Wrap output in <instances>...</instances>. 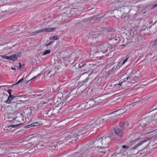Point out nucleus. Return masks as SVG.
Here are the masks:
<instances>
[{
	"label": "nucleus",
	"instance_id": "f257e3e1",
	"mask_svg": "<svg viewBox=\"0 0 157 157\" xmlns=\"http://www.w3.org/2000/svg\"><path fill=\"white\" fill-rule=\"evenodd\" d=\"M96 123L94 120H92L90 122L89 124L84 127H81L78 129H75L71 132H69L66 134L67 136L64 140V141L69 140L71 138L72 140H76L77 139H81L84 136L86 135V133L90 130V128L94 127L96 125Z\"/></svg>",
	"mask_w": 157,
	"mask_h": 157
},
{
	"label": "nucleus",
	"instance_id": "f03ea898",
	"mask_svg": "<svg viewBox=\"0 0 157 157\" xmlns=\"http://www.w3.org/2000/svg\"><path fill=\"white\" fill-rule=\"evenodd\" d=\"M146 142V141L145 140L141 141L135 146L130 147L124 145H122L121 147H118L116 149V152L112 155V156L113 157H119L117 155H121L122 153L128 150H135Z\"/></svg>",
	"mask_w": 157,
	"mask_h": 157
},
{
	"label": "nucleus",
	"instance_id": "7ed1b4c3",
	"mask_svg": "<svg viewBox=\"0 0 157 157\" xmlns=\"http://www.w3.org/2000/svg\"><path fill=\"white\" fill-rule=\"evenodd\" d=\"M122 78H124V80L122 81L121 82L118 84H116L115 85L116 86L118 87V86H122V87H125L124 86L126 85V81L125 80H128L129 78L130 80V82L134 84L136 82H137L139 81V79L138 77L133 75L129 77L128 76L127 74H124L122 76Z\"/></svg>",
	"mask_w": 157,
	"mask_h": 157
},
{
	"label": "nucleus",
	"instance_id": "20e7f679",
	"mask_svg": "<svg viewBox=\"0 0 157 157\" xmlns=\"http://www.w3.org/2000/svg\"><path fill=\"white\" fill-rule=\"evenodd\" d=\"M24 122L21 117H16L13 121V124L9 125L6 127L7 130H9L10 129H12V128L17 127L18 126L23 124Z\"/></svg>",
	"mask_w": 157,
	"mask_h": 157
},
{
	"label": "nucleus",
	"instance_id": "39448f33",
	"mask_svg": "<svg viewBox=\"0 0 157 157\" xmlns=\"http://www.w3.org/2000/svg\"><path fill=\"white\" fill-rule=\"evenodd\" d=\"M100 139L102 147H108L111 141V139L109 137L103 136Z\"/></svg>",
	"mask_w": 157,
	"mask_h": 157
},
{
	"label": "nucleus",
	"instance_id": "423d86ee",
	"mask_svg": "<svg viewBox=\"0 0 157 157\" xmlns=\"http://www.w3.org/2000/svg\"><path fill=\"white\" fill-rule=\"evenodd\" d=\"M90 144L92 145V147H94V148L101 149V147H102L100 138L98 140H96L94 141L91 142L90 143Z\"/></svg>",
	"mask_w": 157,
	"mask_h": 157
},
{
	"label": "nucleus",
	"instance_id": "0eeeda50",
	"mask_svg": "<svg viewBox=\"0 0 157 157\" xmlns=\"http://www.w3.org/2000/svg\"><path fill=\"white\" fill-rule=\"evenodd\" d=\"M146 133L142 134L140 133H136L132 138V141L138 142L139 140L144 138V136L146 135H145Z\"/></svg>",
	"mask_w": 157,
	"mask_h": 157
},
{
	"label": "nucleus",
	"instance_id": "6e6552de",
	"mask_svg": "<svg viewBox=\"0 0 157 157\" xmlns=\"http://www.w3.org/2000/svg\"><path fill=\"white\" fill-rule=\"evenodd\" d=\"M149 119L147 117L143 119L140 120L139 122L140 126L139 128H143L147 124H148V120Z\"/></svg>",
	"mask_w": 157,
	"mask_h": 157
},
{
	"label": "nucleus",
	"instance_id": "1a4fd4ad",
	"mask_svg": "<svg viewBox=\"0 0 157 157\" xmlns=\"http://www.w3.org/2000/svg\"><path fill=\"white\" fill-rule=\"evenodd\" d=\"M152 132L153 133L152 134L153 136L151 137L150 140H152L157 139V129L153 131L147 132L145 135H147Z\"/></svg>",
	"mask_w": 157,
	"mask_h": 157
},
{
	"label": "nucleus",
	"instance_id": "9d476101",
	"mask_svg": "<svg viewBox=\"0 0 157 157\" xmlns=\"http://www.w3.org/2000/svg\"><path fill=\"white\" fill-rule=\"evenodd\" d=\"M114 132L118 137L121 138L123 137V131L121 129L118 128H114Z\"/></svg>",
	"mask_w": 157,
	"mask_h": 157
},
{
	"label": "nucleus",
	"instance_id": "9b49d317",
	"mask_svg": "<svg viewBox=\"0 0 157 157\" xmlns=\"http://www.w3.org/2000/svg\"><path fill=\"white\" fill-rule=\"evenodd\" d=\"M122 111V109H120L117 111H114L112 113L108 115L107 116V120H111L112 119H114V117H116V116L114 115V113H116L117 112H120L121 113H123L124 112H121Z\"/></svg>",
	"mask_w": 157,
	"mask_h": 157
},
{
	"label": "nucleus",
	"instance_id": "f8f14e48",
	"mask_svg": "<svg viewBox=\"0 0 157 157\" xmlns=\"http://www.w3.org/2000/svg\"><path fill=\"white\" fill-rule=\"evenodd\" d=\"M21 53L19 52L18 53L15 54H14L10 56V60H12L13 61H16L17 59L21 56Z\"/></svg>",
	"mask_w": 157,
	"mask_h": 157
},
{
	"label": "nucleus",
	"instance_id": "ddd939ff",
	"mask_svg": "<svg viewBox=\"0 0 157 157\" xmlns=\"http://www.w3.org/2000/svg\"><path fill=\"white\" fill-rule=\"evenodd\" d=\"M43 32H52L56 29V28L54 27H49L48 28H45L42 29Z\"/></svg>",
	"mask_w": 157,
	"mask_h": 157
},
{
	"label": "nucleus",
	"instance_id": "4468645a",
	"mask_svg": "<svg viewBox=\"0 0 157 157\" xmlns=\"http://www.w3.org/2000/svg\"><path fill=\"white\" fill-rule=\"evenodd\" d=\"M19 105L18 103L16 102H11L10 103V106H11L13 109H16L18 107V105Z\"/></svg>",
	"mask_w": 157,
	"mask_h": 157
},
{
	"label": "nucleus",
	"instance_id": "2eb2a0df",
	"mask_svg": "<svg viewBox=\"0 0 157 157\" xmlns=\"http://www.w3.org/2000/svg\"><path fill=\"white\" fill-rule=\"evenodd\" d=\"M101 148L102 149L101 151V152L104 154H106V155H108L109 151L108 147H101Z\"/></svg>",
	"mask_w": 157,
	"mask_h": 157
},
{
	"label": "nucleus",
	"instance_id": "dca6fc26",
	"mask_svg": "<svg viewBox=\"0 0 157 157\" xmlns=\"http://www.w3.org/2000/svg\"><path fill=\"white\" fill-rule=\"evenodd\" d=\"M56 72V71L54 69L52 70H52L49 71L48 72L47 74V76H49L50 77H51L52 76H53L55 75Z\"/></svg>",
	"mask_w": 157,
	"mask_h": 157
},
{
	"label": "nucleus",
	"instance_id": "f3484780",
	"mask_svg": "<svg viewBox=\"0 0 157 157\" xmlns=\"http://www.w3.org/2000/svg\"><path fill=\"white\" fill-rule=\"evenodd\" d=\"M69 97V96L68 95L66 96V95L65 94H63L62 96L60 98V99L61 98V100H62L61 101V103H63L65 102Z\"/></svg>",
	"mask_w": 157,
	"mask_h": 157
},
{
	"label": "nucleus",
	"instance_id": "a211bd4d",
	"mask_svg": "<svg viewBox=\"0 0 157 157\" xmlns=\"http://www.w3.org/2000/svg\"><path fill=\"white\" fill-rule=\"evenodd\" d=\"M15 97V96L13 95L12 96H9L7 100L5 101V102L7 104L11 103V101L13 100V98Z\"/></svg>",
	"mask_w": 157,
	"mask_h": 157
},
{
	"label": "nucleus",
	"instance_id": "6ab92c4d",
	"mask_svg": "<svg viewBox=\"0 0 157 157\" xmlns=\"http://www.w3.org/2000/svg\"><path fill=\"white\" fill-rule=\"evenodd\" d=\"M32 110L31 109L27 108L24 112V113L30 117L32 114Z\"/></svg>",
	"mask_w": 157,
	"mask_h": 157
},
{
	"label": "nucleus",
	"instance_id": "aec40b11",
	"mask_svg": "<svg viewBox=\"0 0 157 157\" xmlns=\"http://www.w3.org/2000/svg\"><path fill=\"white\" fill-rule=\"evenodd\" d=\"M33 124L32 125H33V127H34L42 125L43 123L41 121H40L33 123Z\"/></svg>",
	"mask_w": 157,
	"mask_h": 157
},
{
	"label": "nucleus",
	"instance_id": "412c9836",
	"mask_svg": "<svg viewBox=\"0 0 157 157\" xmlns=\"http://www.w3.org/2000/svg\"><path fill=\"white\" fill-rule=\"evenodd\" d=\"M86 108V105L84 103L82 104L81 105L78 107V109H81L84 110Z\"/></svg>",
	"mask_w": 157,
	"mask_h": 157
},
{
	"label": "nucleus",
	"instance_id": "4be33fe9",
	"mask_svg": "<svg viewBox=\"0 0 157 157\" xmlns=\"http://www.w3.org/2000/svg\"><path fill=\"white\" fill-rule=\"evenodd\" d=\"M26 145V147H31L29 148V149L30 148L31 149L32 148H33L34 147L33 144L31 143H27Z\"/></svg>",
	"mask_w": 157,
	"mask_h": 157
},
{
	"label": "nucleus",
	"instance_id": "5701e85b",
	"mask_svg": "<svg viewBox=\"0 0 157 157\" xmlns=\"http://www.w3.org/2000/svg\"><path fill=\"white\" fill-rule=\"evenodd\" d=\"M2 57L3 59H6L8 60H10V56H8L6 55H3L2 56Z\"/></svg>",
	"mask_w": 157,
	"mask_h": 157
},
{
	"label": "nucleus",
	"instance_id": "b1692460",
	"mask_svg": "<svg viewBox=\"0 0 157 157\" xmlns=\"http://www.w3.org/2000/svg\"><path fill=\"white\" fill-rule=\"evenodd\" d=\"M87 104L92 106L94 104V101H93L90 100L87 102Z\"/></svg>",
	"mask_w": 157,
	"mask_h": 157
},
{
	"label": "nucleus",
	"instance_id": "393cba45",
	"mask_svg": "<svg viewBox=\"0 0 157 157\" xmlns=\"http://www.w3.org/2000/svg\"><path fill=\"white\" fill-rule=\"evenodd\" d=\"M57 36L55 35L50 36L49 39L50 40H57Z\"/></svg>",
	"mask_w": 157,
	"mask_h": 157
},
{
	"label": "nucleus",
	"instance_id": "a878e982",
	"mask_svg": "<svg viewBox=\"0 0 157 157\" xmlns=\"http://www.w3.org/2000/svg\"><path fill=\"white\" fill-rule=\"evenodd\" d=\"M51 52V51L50 50H47L45 51L43 53L44 55H46L47 54H49Z\"/></svg>",
	"mask_w": 157,
	"mask_h": 157
},
{
	"label": "nucleus",
	"instance_id": "bb28decb",
	"mask_svg": "<svg viewBox=\"0 0 157 157\" xmlns=\"http://www.w3.org/2000/svg\"><path fill=\"white\" fill-rule=\"evenodd\" d=\"M86 65L85 63H83L82 62L79 65L78 67L79 68H82L84 66Z\"/></svg>",
	"mask_w": 157,
	"mask_h": 157
},
{
	"label": "nucleus",
	"instance_id": "cd10ccee",
	"mask_svg": "<svg viewBox=\"0 0 157 157\" xmlns=\"http://www.w3.org/2000/svg\"><path fill=\"white\" fill-rule=\"evenodd\" d=\"M34 32L36 34V35L39 33H41L42 32H43V29H39L37 31Z\"/></svg>",
	"mask_w": 157,
	"mask_h": 157
},
{
	"label": "nucleus",
	"instance_id": "c85d7f7f",
	"mask_svg": "<svg viewBox=\"0 0 157 157\" xmlns=\"http://www.w3.org/2000/svg\"><path fill=\"white\" fill-rule=\"evenodd\" d=\"M28 34H29V36H31L36 35V34L34 32H32V31L29 32L28 33Z\"/></svg>",
	"mask_w": 157,
	"mask_h": 157
},
{
	"label": "nucleus",
	"instance_id": "c756f323",
	"mask_svg": "<svg viewBox=\"0 0 157 157\" xmlns=\"http://www.w3.org/2000/svg\"><path fill=\"white\" fill-rule=\"evenodd\" d=\"M123 128H127L128 126V123L126 122H123Z\"/></svg>",
	"mask_w": 157,
	"mask_h": 157
},
{
	"label": "nucleus",
	"instance_id": "7c9ffc66",
	"mask_svg": "<svg viewBox=\"0 0 157 157\" xmlns=\"http://www.w3.org/2000/svg\"><path fill=\"white\" fill-rule=\"evenodd\" d=\"M7 92L9 94V96H12L11 95L12 90L11 89H9L7 90Z\"/></svg>",
	"mask_w": 157,
	"mask_h": 157
},
{
	"label": "nucleus",
	"instance_id": "2f4dec72",
	"mask_svg": "<svg viewBox=\"0 0 157 157\" xmlns=\"http://www.w3.org/2000/svg\"><path fill=\"white\" fill-rule=\"evenodd\" d=\"M24 79V78H23V77H22V78H21V79H19L17 82L16 83V84H17L18 83H20V82H21V81H22Z\"/></svg>",
	"mask_w": 157,
	"mask_h": 157
},
{
	"label": "nucleus",
	"instance_id": "473e14b6",
	"mask_svg": "<svg viewBox=\"0 0 157 157\" xmlns=\"http://www.w3.org/2000/svg\"><path fill=\"white\" fill-rule=\"evenodd\" d=\"M152 26L155 27L156 30L157 31V21Z\"/></svg>",
	"mask_w": 157,
	"mask_h": 157
},
{
	"label": "nucleus",
	"instance_id": "72a5a7b5",
	"mask_svg": "<svg viewBox=\"0 0 157 157\" xmlns=\"http://www.w3.org/2000/svg\"><path fill=\"white\" fill-rule=\"evenodd\" d=\"M153 45L154 46L157 45V38L154 41Z\"/></svg>",
	"mask_w": 157,
	"mask_h": 157
},
{
	"label": "nucleus",
	"instance_id": "f704fd0d",
	"mask_svg": "<svg viewBox=\"0 0 157 157\" xmlns=\"http://www.w3.org/2000/svg\"><path fill=\"white\" fill-rule=\"evenodd\" d=\"M128 58V57L124 60L123 63H122L123 64H124L125 63H126L127 62Z\"/></svg>",
	"mask_w": 157,
	"mask_h": 157
},
{
	"label": "nucleus",
	"instance_id": "c9c22d12",
	"mask_svg": "<svg viewBox=\"0 0 157 157\" xmlns=\"http://www.w3.org/2000/svg\"><path fill=\"white\" fill-rule=\"evenodd\" d=\"M123 122H121L120 123V126L121 128H123Z\"/></svg>",
	"mask_w": 157,
	"mask_h": 157
},
{
	"label": "nucleus",
	"instance_id": "e433bc0d",
	"mask_svg": "<svg viewBox=\"0 0 157 157\" xmlns=\"http://www.w3.org/2000/svg\"><path fill=\"white\" fill-rule=\"evenodd\" d=\"M154 117L155 118V120H157V113H156L154 115Z\"/></svg>",
	"mask_w": 157,
	"mask_h": 157
},
{
	"label": "nucleus",
	"instance_id": "4c0bfd02",
	"mask_svg": "<svg viewBox=\"0 0 157 157\" xmlns=\"http://www.w3.org/2000/svg\"><path fill=\"white\" fill-rule=\"evenodd\" d=\"M154 107L155 108H154V109H152L151 111H153L154 110H155V109H157V105H155L154 106Z\"/></svg>",
	"mask_w": 157,
	"mask_h": 157
},
{
	"label": "nucleus",
	"instance_id": "58836bf2",
	"mask_svg": "<svg viewBox=\"0 0 157 157\" xmlns=\"http://www.w3.org/2000/svg\"><path fill=\"white\" fill-rule=\"evenodd\" d=\"M33 125V123L27 125V126L28 128H29L31 127H33V125Z\"/></svg>",
	"mask_w": 157,
	"mask_h": 157
},
{
	"label": "nucleus",
	"instance_id": "ea45409f",
	"mask_svg": "<svg viewBox=\"0 0 157 157\" xmlns=\"http://www.w3.org/2000/svg\"><path fill=\"white\" fill-rule=\"evenodd\" d=\"M53 41H51L48 44H47L46 45L47 46L49 45L50 44H53Z\"/></svg>",
	"mask_w": 157,
	"mask_h": 157
},
{
	"label": "nucleus",
	"instance_id": "a19ab883",
	"mask_svg": "<svg viewBox=\"0 0 157 157\" xmlns=\"http://www.w3.org/2000/svg\"><path fill=\"white\" fill-rule=\"evenodd\" d=\"M36 78V76H35L34 77H33V78H32L31 79H30L29 80V81H28V82H29V81Z\"/></svg>",
	"mask_w": 157,
	"mask_h": 157
},
{
	"label": "nucleus",
	"instance_id": "79ce46f5",
	"mask_svg": "<svg viewBox=\"0 0 157 157\" xmlns=\"http://www.w3.org/2000/svg\"><path fill=\"white\" fill-rule=\"evenodd\" d=\"M29 137L28 136H26L24 138L25 140H28V139Z\"/></svg>",
	"mask_w": 157,
	"mask_h": 157
},
{
	"label": "nucleus",
	"instance_id": "37998d69",
	"mask_svg": "<svg viewBox=\"0 0 157 157\" xmlns=\"http://www.w3.org/2000/svg\"><path fill=\"white\" fill-rule=\"evenodd\" d=\"M11 69L12 70H15L16 69L14 68H13V67H11Z\"/></svg>",
	"mask_w": 157,
	"mask_h": 157
},
{
	"label": "nucleus",
	"instance_id": "c03bdc74",
	"mask_svg": "<svg viewBox=\"0 0 157 157\" xmlns=\"http://www.w3.org/2000/svg\"><path fill=\"white\" fill-rule=\"evenodd\" d=\"M154 7H157V4H155V5H154Z\"/></svg>",
	"mask_w": 157,
	"mask_h": 157
},
{
	"label": "nucleus",
	"instance_id": "a18cd8bd",
	"mask_svg": "<svg viewBox=\"0 0 157 157\" xmlns=\"http://www.w3.org/2000/svg\"><path fill=\"white\" fill-rule=\"evenodd\" d=\"M19 64H20L19 67H20V68H21V63H19Z\"/></svg>",
	"mask_w": 157,
	"mask_h": 157
},
{
	"label": "nucleus",
	"instance_id": "49530a36",
	"mask_svg": "<svg viewBox=\"0 0 157 157\" xmlns=\"http://www.w3.org/2000/svg\"><path fill=\"white\" fill-rule=\"evenodd\" d=\"M144 27V29H146V28L147 27L145 26H143V27Z\"/></svg>",
	"mask_w": 157,
	"mask_h": 157
},
{
	"label": "nucleus",
	"instance_id": "de8ad7c7",
	"mask_svg": "<svg viewBox=\"0 0 157 157\" xmlns=\"http://www.w3.org/2000/svg\"><path fill=\"white\" fill-rule=\"evenodd\" d=\"M117 10V8H116V9H115L113 10Z\"/></svg>",
	"mask_w": 157,
	"mask_h": 157
},
{
	"label": "nucleus",
	"instance_id": "09e8293b",
	"mask_svg": "<svg viewBox=\"0 0 157 157\" xmlns=\"http://www.w3.org/2000/svg\"><path fill=\"white\" fill-rule=\"evenodd\" d=\"M45 103H46V102H43L42 104H45Z\"/></svg>",
	"mask_w": 157,
	"mask_h": 157
},
{
	"label": "nucleus",
	"instance_id": "8fccbe9b",
	"mask_svg": "<svg viewBox=\"0 0 157 157\" xmlns=\"http://www.w3.org/2000/svg\"><path fill=\"white\" fill-rule=\"evenodd\" d=\"M6 86V85H4V86H2V87H5V86Z\"/></svg>",
	"mask_w": 157,
	"mask_h": 157
},
{
	"label": "nucleus",
	"instance_id": "3c124183",
	"mask_svg": "<svg viewBox=\"0 0 157 157\" xmlns=\"http://www.w3.org/2000/svg\"><path fill=\"white\" fill-rule=\"evenodd\" d=\"M52 147H54V146H52ZM54 148H56V146H54Z\"/></svg>",
	"mask_w": 157,
	"mask_h": 157
},
{
	"label": "nucleus",
	"instance_id": "603ef678",
	"mask_svg": "<svg viewBox=\"0 0 157 157\" xmlns=\"http://www.w3.org/2000/svg\"><path fill=\"white\" fill-rule=\"evenodd\" d=\"M85 73V72H83L82 74H84Z\"/></svg>",
	"mask_w": 157,
	"mask_h": 157
},
{
	"label": "nucleus",
	"instance_id": "864d4df0",
	"mask_svg": "<svg viewBox=\"0 0 157 157\" xmlns=\"http://www.w3.org/2000/svg\"><path fill=\"white\" fill-rule=\"evenodd\" d=\"M48 101V100L46 102H47Z\"/></svg>",
	"mask_w": 157,
	"mask_h": 157
},
{
	"label": "nucleus",
	"instance_id": "5fc2aeb1",
	"mask_svg": "<svg viewBox=\"0 0 157 157\" xmlns=\"http://www.w3.org/2000/svg\"><path fill=\"white\" fill-rule=\"evenodd\" d=\"M146 147H145L144 148V149Z\"/></svg>",
	"mask_w": 157,
	"mask_h": 157
}]
</instances>
